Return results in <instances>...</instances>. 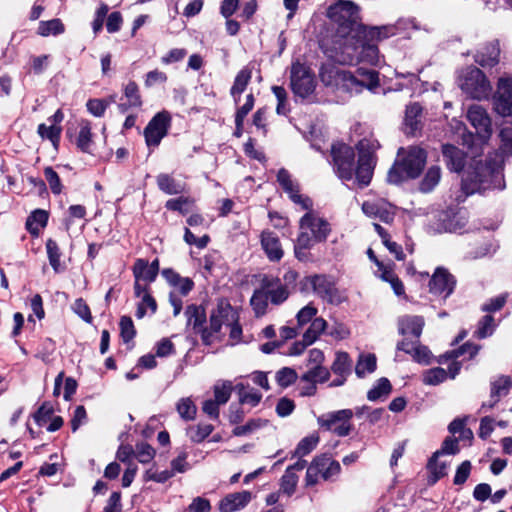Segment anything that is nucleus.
<instances>
[{
	"label": "nucleus",
	"mask_w": 512,
	"mask_h": 512,
	"mask_svg": "<svg viewBox=\"0 0 512 512\" xmlns=\"http://www.w3.org/2000/svg\"><path fill=\"white\" fill-rule=\"evenodd\" d=\"M322 299L330 304L339 305L347 300V295L333 284Z\"/></svg>",
	"instance_id": "62"
},
{
	"label": "nucleus",
	"mask_w": 512,
	"mask_h": 512,
	"mask_svg": "<svg viewBox=\"0 0 512 512\" xmlns=\"http://www.w3.org/2000/svg\"><path fill=\"white\" fill-rule=\"evenodd\" d=\"M467 119L480 138L488 140L491 137L492 120L486 108L479 104L471 105L467 110Z\"/></svg>",
	"instance_id": "15"
},
{
	"label": "nucleus",
	"mask_w": 512,
	"mask_h": 512,
	"mask_svg": "<svg viewBox=\"0 0 512 512\" xmlns=\"http://www.w3.org/2000/svg\"><path fill=\"white\" fill-rule=\"evenodd\" d=\"M327 16L338 24L330 46H338V41H352L358 37L363 25L359 23L358 7L353 2L340 0L328 8Z\"/></svg>",
	"instance_id": "6"
},
{
	"label": "nucleus",
	"mask_w": 512,
	"mask_h": 512,
	"mask_svg": "<svg viewBox=\"0 0 512 512\" xmlns=\"http://www.w3.org/2000/svg\"><path fill=\"white\" fill-rule=\"evenodd\" d=\"M396 34V29L394 26H380V27H366L362 26L361 30H359L358 37L368 40H373L374 42H379L383 39L391 37Z\"/></svg>",
	"instance_id": "29"
},
{
	"label": "nucleus",
	"mask_w": 512,
	"mask_h": 512,
	"mask_svg": "<svg viewBox=\"0 0 512 512\" xmlns=\"http://www.w3.org/2000/svg\"><path fill=\"white\" fill-rule=\"evenodd\" d=\"M176 410L179 416L186 421L193 420L197 413V407L190 397L179 399L176 404Z\"/></svg>",
	"instance_id": "43"
},
{
	"label": "nucleus",
	"mask_w": 512,
	"mask_h": 512,
	"mask_svg": "<svg viewBox=\"0 0 512 512\" xmlns=\"http://www.w3.org/2000/svg\"><path fill=\"white\" fill-rule=\"evenodd\" d=\"M457 83L468 97L482 101L492 95V84L487 75L476 66H468L459 72Z\"/></svg>",
	"instance_id": "8"
},
{
	"label": "nucleus",
	"mask_w": 512,
	"mask_h": 512,
	"mask_svg": "<svg viewBox=\"0 0 512 512\" xmlns=\"http://www.w3.org/2000/svg\"><path fill=\"white\" fill-rule=\"evenodd\" d=\"M124 95L129 107H139L141 105V97L136 83L129 82L124 88Z\"/></svg>",
	"instance_id": "59"
},
{
	"label": "nucleus",
	"mask_w": 512,
	"mask_h": 512,
	"mask_svg": "<svg viewBox=\"0 0 512 512\" xmlns=\"http://www.w3.org/2000/svg\"><path fill=\"white\" fill-rule=\"evenodd\" d=\"M211 424H199L187 429L189 439L195 443H200L206 439L213 431Z\"/></svg>",
	"instance_id": "46"
},
{
	"label": "nucleus",
	"mask_w": 512,
	"mask_h": 512,
	"mask_svg": "<svg viewBox=\"0 0 512 512\" xmlns=\"http://www.w3.org/2000/svg\"><path fill=\"white\" fill-rule=\"evenodd\" d=\"M261 247L270 261H280L284 251L278 236L269 230H264L260 236Z\"/></svg>",
	"instance_id": "20"
},
{
	"label": "nucleus",
	"mask_w": 512,
	"mask_h": 512,
	"mask_svg": "<svg viewBox=\"0 0 512 512\" xmlns=\"http://www.w3.org/2000/svg\"><path fill=\"white\" fill-rule=\"evenodd\" d=\"M239 397L241 403L256 406L260 402L262 395L253 388H246L243 385H239Z\"/></svg>",
	"instance_id": "56"
},
{
	"label": "nucleus",
	"mask_w": 512,
	"mask_h": 512,
	"mask_svg": "<svg viewBox=\"0 0 512 512\" xmlns=\"http://www.w3.org/2000/svg\"><path fill=\"white\" fill-rule=\"evenodd\" d=\"M493 111L502 118L512 117V76L504 73L496 81L492 95Z\"/></svg>",
	"instance_id": "11"
},
{
	"label": "nucleus",
	"mask_w": 512,
	"mask_h": 512,
	"mask_svg": "<svg viewBox=\"0 0 512 512\" xmlns=\"http://www.w3.org/2000/svg\"><path fill=\"white\" fill-rule=\"evenodd\" d=\"M272 92L277 99L276 112L279 115H287L289 112V104L287 100V92L281 86H273Z\"/></svg>",
	"instance_id": "54"
},
{
	"label": "nucleus",
	"mask_w": 512,
	"mask_h": 512,
	"mask_svg": "<svg viewBox=\"0 0 512 512\" xmlns=\"http://www.w3.org/2000/svg\"><path fill=\"white\" fill-rule=\"evenodd\" d=\"M330 378V371L323 365L314 366L301 377L302 381L308 383H324Z\"/></svg>",
	"instance_id": "41"
},
{
	"label": "nucleus",
	"mask_w": 512,
	"mask_h": 512,
	"mask_svg": "<svg viewBox=\"0 0 512 512\" xmlns=\"http://www.w3.org/2000/svg\"><path fill=\"white\" fill-rule=\"evenodd\" d=\"M262 288L267 293L271 303L279 305L287 300L290 289L281 284L278 278L265 277L262 281Z\"/></svg>",
	"instance_id": "21"
},
{
	"label": "nucleus",
	"mask_w": 512,
	"mask_h": 512,
	"mask_svg": "<svg viewBox=\"0 0 512 512\" xmlns=\"http://www.w3.org/2000/svg\"><path fill=\"white\" fill-rule=\"evenodd\" d=\"M328 335L335 340H344L350 336V329L343 323L335 321L328 330Z\"/></svg>",
	"instance_id": "60"
},
{
	"label": "nucleus",
	"mask_w": 512,
	"mask_h": 512,
	"mask_svg": "<svg viewBox=\"0 0 512 512\" xmlns=\"http://www.w3.org/2000/svg\"><path fill=\"white\" fill-rule=\"evenodd\" d=\"M159 272V261L155 259L149 263L145 259H137L133 266V275L135 278L134 294L143 292V288H148Z\"/></svg>",
	"instance_id": "13"
},
{
	"label": "nucleus",
	"mask_w": 512,
	"mask_h": 512,
	"mask_svg": "<svg viewBox=\"0 0 512 512\" xmlns=\"http://www.w3.org/2000/svg\"><path fill=\"white\" fill-rule=\"evenodd\" d=\"M500 45L493 40L482 45L474 55V61L483 68H492L499 63Z\"/></svg>",
	"instance_id": "18"
},
{
	"label": "nucleus",
	"mask_w": 512,
	"mask_h": 512,
	"mask_svg": "<svg viewBox=\"0 0 512 512\" xmlns=\"http://www.w3.org/2000/svg\"><path fill=\"white\" fill-rule=\"evenodd\" d=\"M511 380L509 377L501 376L497 378L492 383V389H491V399L492 402L489 404V407H493L502 396H505L508 394L510 388H511Z\"/></svg>",
	"instance_id": "38"
},
{
	"label": "nucleus",
	"mask_w": 512,
	"mask_h": 512,
	"mask_svg": "<svg viewBox=\"0 0 512 512\" xmlns=\"http://www.w3.org/2000/svg\"><path fill=\"white\" fill-rule=\"evenodd\" d=\"M277 181L290 200L301 210H307L305 215L300 219L295 254L301 259V250H306L314 246L316 243L325 241L330 233L329 223L312 212V200L300 193L298 182L292 178L285 169H280L277 174Z\"/></svg>",
	"instance_id": "2"
},
{
	"label": "nucleus",
	"mask_w": 512,
	"mask_h": 512,
	"mask_svg": "<svg viewBox=\"0 0 512 512\" xmlns=\"http://www.w3.org/2000/svg\"><path fill=\"white\" fill-rule=\"evenodd\" d=\"M49 213L43 209H35L26 219L25 228L32 237L40 236L42 230L47 226Z\"/></svg>",
	"instance_id": "25"
},
{
	"label": "nucleus",
	"mask_w": 512,
	"mask_h": 512,
	"mask_svg": "<svg viewBox=\"0 0 512 512\" xmlns=\"http://www.w3.org/2000/svg\"><path fill=\"white\" fill-rule=\"evenodd\" d=\"M324 46L328 57L340 64L365 62L370 65H378L380 63L379 50L373 40L356 37L352 41H338V46H328V44H324Z\"/></svg>",
	"instance_id": "5"
},
{
	"label": "nucleus",
	"mask_w": 512,
	"mask_h": 512,
	"mask_svg": "<svg viewBox=\"0 0 512 512\" xmlns=\"http://www.w3.org/2000/svg\"><path fill=\"white\" fill-rule=\"evenodd\" d=\"M379 147L378 140L373 137L360 140L357 144L359 157L356 165L353 148L342 142L334 143L331 147L334 172L343 182L355 180L360 187L367 186L372 179L376 165L374 154Z\"/></svg>",
	"instance_id": "1"
},
{
	"label": "nucleus",
	"mask_w": 512,
	"mask_h": 512,
	"mask_svg": "<svg viewBox=\"0 0 512 512\" xmlns=\"http://www.w3.org/2000/svg\"><path fill=\"white\" fill-rule=\"evenodd\" d=\"M424 327L421 316L406 315L399 319V331L402 335H412L419 338Z\"/></svg>",
	"instance_id": "26"
},
{
	"label": "nucleus",
	"mask_w": 512,
	"mask_h": 512,
	"mask_svg": "<svg viewBox=\"0 0 512 512\" xmlns=\"http://www.w3.org/2000/svg\"><path fill=\"white\" fill-rule=\"evenodd\" d=\"M377 367V358L372 353H361L358 357L355 374L358 378H365L367 375L372 374Z\"/></svg>",
	"instance_id": "32"
},
{
	"label": "nucleus",
	"mask_w": 512,
	"mask_h": 512,
	"mask_svg": "<svg viewBox=\"0 0 512 512\" xmlns=\"http://www.w3.org/2000/svg\"><path fill=\"white\" fill-rule=\"evenodd\" d=\"M65 27L60 19H52L49 21H41L38 26V34L47 37L50 35H59L64 33Z\"/></svg>",
	"instance_id": "42"
},
{
	"label": "nucleus",
	"mask_w": 512,
	"mask_h": 512,
	"mask_svg": "<svg viewBox=\"0 0 512 512\" xmlns=\"http://www.w3.org/2000/svg\"><path fill=\"white\" fill-rule=\"evenodd\" d=\"M439 455L440 452H436L428 464V468L432 474V483L437 482L447 474L448 464L446 462L438 461L437 458Z\"/></svg>",
	"instance_id": "48"
},
{
	"label": "nucleus",
	"mask_w": 512,
	"mask_h": 512,
	"mask_svg": "<svg viewBox=\"0 0 512 512\" xmlns=\"http://www.w3.org/2000/svg\"><path fill=\"white\" fill-rule=\"evenodd\" d=\"M268 299L267 293L263 288L254 292L250 302L257 316H261L266 312Z\"/></svg>",
	"instance_id": "52"
},
{
	"label": "nucleus",
	"mask_w": 512,
	"mask_h": 512,
	"mask_svg": "<svg viewBox=\"0 0 512 512\" xmlns=\"http://www.w3.org/2000/svg\"><path fill=\"white\" fill-rule=\"evenodd\" d=\"M194 206V200L189 197H179L175 199H169L165 207L172 211H178L181 214H187L188 212L192 211V208Z\"/></svg>",
	"instance_id": "45"
},
{
	"label": "nucleus",
	"mask_w": 512,
	"mask_h": 512,
	"mask_svg": "<svg viewBox=\"0 0 512 512\" xmlns=\"http://www.w3.org/2000/svg\"><path fill=\"white\" fill-rule=\"evenodd\" d=\"M442 153L450 170L455 172L462 170L465 163V154L460 149L446 144L442 147Z\"/></svg>",
	"instance_id": "28"
},
{
	"label": "nucleus",
	"mask_w": 512,
	"mask_h": 512,
	"mask_svg": "<svg viewBox=\"0 0 512 512\" xmlns=\"http://www.w3.org/2000/svg\"><path fill=\"white\" fill-rule=\"evenodd\" d=\"M187 458L188 453L186 451H180L179 454L171 460L170 467L171 471L174 472V476L177 473H185L191 468Z\"/></svg>",
	"instance_id": "58"
},
{
	"label": "nucleus",
	"mask_w": 512,
	"mask_h": 512,
	"mask_svg": "<svg viewBox=\"0 0 512 512\" xmlns=\"http://www.w3.org/2000/svg\"><path fill=\"white\" fill-rule=\"evenodd\" d=\"M92 126L88 120H81L78 124V134L76 137L77 147L85 153H92L93 148Z\"/></svg>",
	"instance_id": "27"
},
{
	"label": "nucleus",
	"mask_w": 512,
	"mask_h": 512,
	"mask_svg": "<svg viewBox=\"0 0 512 512\" xmlns=\"http://www.w3.org/2000/svg\"><path fill=\"white\" fill-rule=\"evenodd\" d=\"M441 180V168L433 165L427 169L422 180L419 183V190L422 193L433 191Z\"/></svg>",
	"instance_id": "33"
},
{
	"label": "nucleus",
	"mask_w": 512,
	"mask_h": 512,
	"mask_svg": "<svg viewBox=\"0 0 512 512\" xmlns=\"http://www.w3.org/2000/svg\"><path fill=\"white\" fill-rule=\"evenodd\" d=\"M378 266V275L379 277L391 284V287L394 291V293L397 296H400L404 293V287L402 282L398 279V277L395 275L393 270L389 266H385L382 262H377Z\"/></svg>",
	"instance_id": "35"
},
{
	"label": "nucleus",
	"mask_w": 512,
	"mask_h": 512,
	"mask_svg": "<svg viewBox=\"0 0 512 512\" xmlns=\"http://www.w3.org/2000/svg\"><path fill=\"white\" fill-rule=\"evenodd\" d=\"M422 72H423V70H420L419 74L416 75V74L410 73V72L404 74V73L396 71V76L397 77L407 78L409 80V82H411V83H421V85L423 86V91H428L429 89H431V90H433L435 92L440 91L442 85L438 81L429 82V81H422L421 80L420 74Z\"/></svg>",
	"instance_id": "50"
},
{
	"label": "nucleus",
	"mask_w": 512,
	"mask_h": 512,
	"mask_svg": "<svg viewBox=\"0 0 512 512\" xmlns=\"http://www.w3.org/2000/svg\"><path fill=\"white\" fill-rule=\"evenodd\" d=\"M499 138L501 155H495L493 159L486 160L485 163H477L473 171L466 173L462 179V190L465 194L505 188L503 163L505 157L512 156V127H502Z\"/></svg>",
	"instance_id": "3"
},
{
	"label": "nucleus",
	"mask_w": 512,
	"mask_h": 512,
	"mask_svg": "<svg viewBox=\"0 0 512 512\" xmlns=\"http://www.w3.org/2000/svg\"><path fill=\"white\" fill-rule=\"evenodd\" d=\"M158 188L168 195H175L184 192L185 184L176 180L167 173H161L156 177Z\"/></svg>",
	"instance_id": "30"
},
{
	"label": "nucleus",
	"mask_w": 512,
	"mask_h": 512,
	"mask_svg": "<svg viewBox=\"0 0 512 512\" xmlns=\"http://www.w3.org/2000/svg\"><path fill=\"white\" fill-rule=\"evenodd\" d=\"M422 129V106L411 103L406 107L404 116V131L407 135H416Z\"/></svg>",
	"instance_id": "23"
},
{
	"label": "nucleus",
	"mask_w": 512,
	"mask_h": 512,
	"mask_svg": "<svg viewBox=\"0 0 512 512\" xmlns=\"http://www.w3.org/2000/svg\"><path fill=\"white\" fill-rule=\"evenodd\" d=\"M290 87L294 95L308 98L316 88V79L311 69L298 59L293 61L290 69Z\"/></svg>",
	"instance_id": "10"
},
{
	"label": "nucleus",
	"mask_w": 512,
	"mask_h": 512,
	"mask_svg": "<svg viewBox=\"0 0 512 512\" xmlns=\"http://www.w3.org/2000/svg\"><path fill=\"white\" fill-rule=\"evenodd\" d=\"M307 281L311 284L314 292L320 298H323V296L333 285V283L327 277L321 275L309 277L307 278Z\"/></svg>",
	"instance_id": "51"
},
{
	"label": "nucleus",
	"mask_w": 512,
	"mask_h": 512,
	"mask_svg": "<svg viewBox=\"0 0 512 512\" xmlns=\"http://www.w3.org/2000/svg\"><path fill=\"white\" fill-rule=\"evenodd\" d=\"M222 326H225L229 330L232 344L237 343L240 339L242 329L238 324V316L236 311L226 301L219 302L217 308L212 312L210 316V334L220 332ZM208 336L209 333L205 331L203 334L205 341H207Z\"/></svg>",
	"instance_id": "9"
},
{
	"label": "nucleus",
	"mask_w": 512,
	"mask_h": 512,
	"mask_svg": "<svg viewBox=\"0 0 512 512\" xmlns=\"http://www.w3.org/2000/svg\"><path fill=\"white\" fill-rule=\"evenodd\" d=\"M46 252L48 256V260L50 265L52 266L55 272H59L61 268L60 258L61 252L58 244L53 239H48L46 241Z\"/></svg>",
	"instance_id": "47"
},
{
	"label": "nucleus",
	"mask_w": 512,
	"mask_h": 512,
	"mask_svg": "<svg viewBox=\"0 0 512 512\" xmlns=\"http://www.w3.org/2000/svg\"><path fill=\"white\" fill-rule=\"evenodd\" d=\"M449 432L453 435L458 434V438L461 440L470 441L473 437V433L470 429L465 427V422L462 419H454L449 425Z\"/></svg>",
	"instance_id": "53"
},
{
	"label": "nucleus",
	"mask_w": 512,
	"mask_h": 512,
	"mask_svg": "<svg viewBox=\"0 0 512 512\" xmlns=\"http://www.w3.org/2000/svg\"><path fill=\"white\" fill-rule=\"evenodd\" d=\"M251 77L252 73L251 70L248 68H243L237 73L234 83L230 90V94L233 97L235 103H238L240 96L245 91L248 83L251 80Z\"/></svg>",
	"instance_id": "34"
},
{
	"label": "nucleus",
	"mask_w": 512,
	"mask_h": 512,
	"mask_svg": "<svg viewBox=\"0 0 512 512\" xmlns=\"http://www.w3.org/2000/svg\"><path fill=\"white\" fill-rule=\"evenodd\" d=\"M320 78L326 87L349 95L360 93L363 89L375 92L380 84L379 74L375 70L364 68H358L353 74L333 65H324Z\"/></svg>",
	"instance_id": "4"
},
{
	"label": "nucleus",
	"mask_w": 512,
	"mask_h": 512,
	"mask_svg": "<svg viewBox=\"0 0 512 512\" xmlns=\"http://www.w3.org/2000/svg\"><path fill=\"white\" fill-rule=\"evenodd\" d=\"M306 467L305 460H298L294 465L289 466L280 481V490L287 496H291L298 483L297 472L302 471Z\"/></svg>",
	"instance_id": "24"
},
{
	"label": "nucleus",
	"mask_w": 512,
	"mask_h": 512,
	"mask_svg": "<svg viewBox=\"0 0 512 512\" xmlns=\"http://www.w3.org/2000/svg\"><path fill=\"white\" fill-rule=\"evenodd\" d=\"M392 390L390 381L387 378H380L368 391L367 398L370 401H377L386 398Z\"/></svg>",
	"instance_id": "40"
},
{
	"label": "nucleus",
	"mask_w": 512,
	"mask_h": 512,
	"mask_svg": "<svg viewBox=\"0 0 512 512\" xmlns=\"http://www.w3.org/2000/svg\"><path fill=\"white\" fill-rule=\"evenodd\" d=\"M171 116L167 111L157 113L144 130L146 143L149 147H156L166 136L170 126Z\"/></svg>",
	"instance_id": "14"
},
{
	"label": "nucleus",
	"mask_w": 512,
	"mask_h": 512,
	"mask_svg": "<svg viewBox=\"0 0 512 512\" xmlns=\"http://www.w3.org/2000/svg\"><path fill=\"white\" fill-rule=\"evenodd\" d=\"M38 134L43 139H48L51 141L52 145L55 149H57L60 141V135L62 132L61 126L58 125H46V124H40L38 126Z\"/></svg>",
	"instance_id": "44"
},
{
	"label": "nucleus",
	"mask_w": 512,
	"mask_h": 512,
	"mask_svg": "<svg viewBox=\"0 0 512 512\" xmlns=\"http://www.w3.org/2000/svg\"><path fill=\"white\" fill-rule=\"evenodd\" d=\"M363 213L369 218L390 223L395 216V207L382 198L369 199L362 204Z\"/></svg>",
	"instance_id": "16"
},
{
	"label": "nucleus",
	"mask_w": 512,
	"mask_h": 512,
	"mask_svg": "<svg viewBox=\"0 0 512 512\" xmlns=\"http://www.w3.org/2000/svg\"><path fill=\"white\" fill-rule=\"evenodd\" d=\"M397 348L411 354L414 360L419 363H429L431 352L426 346L402 341L398 344Z\"/></svg>",
	"instance_id": "31"
},
{
	"label": "nucleus",
	"mask_w": 512,
	"mask_h": 512,
	"mask_svg": "<svg viewBox=\"0 0 512 512\" xmlns=\"http://www.w3.org/2000/svg\"><path fill=\"white\" fill-rule=\"evenodd\" d=\"M352 417L353 411L351 409H342L324 414L318 417L317 421L320 427L332 431L338 436H347L352 429L350 423Z\"/></svg>",
	"instance_id": "12"
},
{
	"label": "nucleus",
	"mask_w": 512,
	"mask_h": 512,
	"mask_svg": "<svg viewBox=\"0 0 512 512\" xmlns=\"http://www.w3.org/2000/svg\"><path fill=\"white\" fill-rule=\"evenodd\" d=\"M374 228L378 235L381 237L383 244L387 247V249L394 254L397 260H402L404 258L403 251L401 246H399L396 242L390 241L388 234L379 224H374Z\"/></svg>",
	"instance_id": "49"
},
{
	"label": "nucleus",
	"mask_w": 512,
	"mask_h": 512,
	"mask_svg": "<svg viewBox=\"0 0 512 512\" xmlns=\"http://www.w3.org/2000/svg\"><path fill=\"white\" fill-rule=\"evenodd\" d=\"M252 499L249 491H240L226 495L219 502L221 512H235L244 508Z\"/></svg>",
	"instance_id": "22"
},
{
	"label": "nucleus",
	"mask_w": 512,
	"mask_h": 512,
	"mask_svg": "<svg viewBox=\"0 0 512 512\" xmlns=\"http://www.w3.org/2000/svg\"><path fill=\"white\" fill-rule=\"evenodd\" d=\"M455 280L453 276L443 268H437L429 283L430 293L439 296L444 300L453 292Z\"/></svg>",
	"instance_id": "17"
},
{
	"label": "nucleus",
	"mask_w": 512,
	"mask_h": 512,
	"mask_svg": "<svg viewBox=\"0 0 512 512\" xmlns=\"http://www.w3.org/2000/svg\"><path fill=\"white\" fill-rule=\"evenodd\" d=\"M352 360L347 352L337 351L331 365V371L335 375H349L351 373Z\"/></svg>",
	"instance_id": "37"
},
{
	"label": "nucleus",
	"mask_w": 512,
	"mask_h": 512,
	"mask_svg": "<svg viewBox=\"0 0 512 512\" xmlns=\"http://www.w3.org/2000/svg\"><path fill=\"white\" fill-rule=\"evenodd\" d=\"M185 314L187 316L188 325H192L196 328L202 324L203 313L199 307L190 305L186 308Z\"/></svg>",
	"instance_id": "64"
},
{
	"label": "nucleus",
	"mask_w": 512,
	"mask_h": 512,
	"mask_svg": "<svg viewBox=\"0 0 512 512\" xmlns=\"http://www.w3.org/2000/svg\"><path fill=\"white\" fill-rule=\"evenodd\" d=\"M461 369V363L458 361H453L449 365V372L447 373L444 368L436 367L432 369H428L423 373V383L426 385H439L444 382L448 376L450 378H455Z\"/></svg>",
	"instance_id": "19"
},
{
	"label": "nucleus",
	"mask_w": 512,
	"mask_h": 512,
	"mask_svg": "<svg viewBox=\"0 0 512 512\" xmlns=\"http://www.w3.org/2000/svg\"><path fill=\"white\" fill-rule=\"evenodd\" d=\"M297 373L288 367L282 368L276 373V380L281 387H287L295 382Z\"/></svg>",
	"instance_id": "61"
},
{
	"label": "nucleus",
	"mask_w": 512,
	"mask_h": 512,
	"mask_svg": "<svg viewBox=\"0 0 512 512\" xmlns=\"http://www.w3.org/2000/svg\"><path fill=\"white\" fill-rule=\"evenodd\" d=\"M317 313L318 309L312 303H309L301 308L296 314L298 327H303L304 325L311 322L316 317Z\"/></svg>",
	"instance_id": "55"
},
{
	"label": "nucleus",
	"mask_w": 512,
	"mask_h": 512,
	"mask_svg": "<svg viewBox=\"0 0 512 512\" xmlns=\"http://www.w3.org/2000/svg\"><path fill=\"white\" fill-rule=\"evenodd\" d=\"M327 328V322L322 317H315L308 327V329L305 331L304 340L308 344H313L320 335L325 331Z\"/></svg>",
	"instance_id": "39"
},
{
	"label": "nucleus",
	"mask_w": 512,
	"mask_h": 512,
	"mask_svg": "<svg viewBox=\"0 0 512 512\" xmlns=\"http://www.w3.org/2000/svg\"><path fill=\"white\" fill-rule=\"evenodd\" d=\"M426 160V152L420 147L400 148L395 163L388 171V182L400 184L405 180L417 178L422 172Z\"/></svg>",
	"instance_id": "7"
},
{
	"label": "nucleus",
	"mask_w": 512,
	"mask_h": 512,
	"mask_svg": "<svg viewBox=\"0 0 512 512\" xmlns=\"http://www.w3.org/2000/svg\"><path fill=\"white\" fill-rule=\"evenodd\" d=\"M318 442H319V437L315 434L305 437L304 439H302L299 442V444L295 450V455L302 457V456L309 454L316 447Z\"/></svg>",
	"instance_id": "57"
},
{
	"label": "nucleus",
	"mask_w": 512,
	"mask_h": 512,
	"mask_svg": "<svg viewBox=\"0 0 512 512\" xmlns=\"http://www.w3.org/2000/svg\"><path fill=\"white\" fill-rule=\"evenodd\" d=\"M137 298H140V302L137 305L136 317L141 319L143 318L147 311L149 310L152 314L155 313L157 309V304L155 299L149 293L148 288H143V292L139 294H135Z\"/></svg>",
	"instance_id": "36"
},
{
	"label": "nucleus",
	"mask_w": 512,
	"mask_h": 512,
	"mask_svg": "<svg viewBox=\"0 0 512 512\" xmlns=\"http://www.w3.org/2000/svg\"><path fill=\"white\" fill-rule=\"evenodd\" d=\"M46 181L49 184L51 191L54 194H60L62 191V185L58 174L51 167H47L44 170Z\"/></svg>",
	"instance_id": "63"
}]
</instances>
